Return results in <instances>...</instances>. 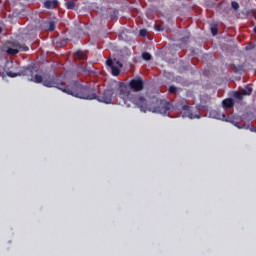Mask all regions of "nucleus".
Returning a JSON list of instances; mask_svg holds the SVG:
<instances>
[{
    "label": "nucleus",
    "instance_id": "nucleus-1",
    "mask_svg": "<svg viewBox=\"0 0 256 256\" xmlns=\"http://www.w3.org/2000/svg\"><path fill=\"white\" fill-rule=\"evenodd\" d=\"M8 67L14 68V70L6 71L7 76L15 78L17 76H27L28 81H33L36 84H43L48 88H56L64 93L73 96L74 91L77 89L75 84H80V81L66 82L65 77L57 76L56 73H44L43 76L36 74L37 69L33 66L17 67V64L12 62L7 64Z\"/></svg>",
    "mask_w": 256,
    "mask_h": 256
},
{
    "label": "nucleus",
    "instance_id": "nucleus-2",
    "mask_svg": "<svg viewBox=\"0 0 256 256\" xmlns=\"http://www.w3.org/2000/svg\"><path fill=\"white\" fill-rule=\"evenodd\" d=\"M74 87H76V90L73 92L72 96L83 100H97L99 103L111 104L112 99L116 96V88H113V86L99 90L98 95L95 93V89L89 85H83L81 82L74 83Z\"/></svg>",
    "mask_w": 256,
    "mask_h": 256
},
{
    "label": "nucleus",
    "instance_id": "nucleus-3",
    "mask_svg": "<svg viewBox=\"0 0 256 256\" xmlns=\"http://www.w3.org/2000/svg\"><path fill=\"white\" fill-rule=\"evenodd\" d=\"M115 90V94L119 92V97L124 100V103L127 107H130L129 103L133 105L142 107V103H144V96L141 95H134L130 92L129 86L126 85L124 82H119L115 86H113Z\"/></svg>",
    "mask_w": 256,
    "mask_h": 256
},
{
    "label": "nucleus",
    "instance_id": "nucleus-4",
    "mask_svg": "<svg viewBox=\"0 0 256 256\" xmlns=\"http://www.w3.org/2000/svg\"><path fill=\"white\" fill-rule=\"evenodd\" d=\"M154 103H156L157 106H152L147 103V100L144 98V102L142 103V106L136 105L135 107L140 108V111L143 113H146L147 111L158 113L162 115H166L171 111V104H169L165 100H155Z\"/></svg>",
    "mask_w": 256,
    "mask_h": 256
},
{
    "label": "nucleus",
    "instance_id": "nucleus-5",
    "mask_svg": "<svg viewBox=\"0 0 256 256\" xmlns=\"http://www.w3.org/2000/svg\"><path fill=\"white\" fill-rule=\"evenodd\" d=\"M210 115L213 119H217V120H223L227 123H230L232 125H234L236 128L238 129H249V125H239L235 120H233L231 117H227L225 114L213 110L210 112Z\"/></svg>",
    "mask_w": 256,
    "mask_h": 256
},
{
    "label": "nucleus",
    "instance_id": "nucleus-6",
    "mask_svg": "<svg viewBox=\"0 0 256 256\" xmlns=\"http://www.w3.org/2000/svg\"><path fill=\"white\" fill-rule=\"evenodd\" d=\"M29 50L28 46L26 44H20L18 42H12L11 46H7L6 53L8 55H16L20 52H27Z\"/></svg>",
    "mask_w": 256,
    "mask_h": 256
},
{
    "label": "nucleus",
    "instance_id": "nucleus-7",
    "mask_svg": "<svg viewBox=\"0 0 256 256\" xmlns=\"http://www.w3.org/2000/svg\"><path fill=\"white\" fill-rule=\"evenodd\" d=\"M128 87L136 92L144 90V80L141 77L133 78L128 82Z\"/></svg>",
    "mask_w": 256,
    "mask_h": 256
},
{
    "label": "nucleus",
    "instance_id": "nucleus-8",
    "mask_svg": "<svg viewBox=\"0 0 256 256\" xmlns=\"http://www.w3.org/2000/svg\"><path fill=\"white\" fill-rule=\"evenodd\" d=\"M182 110L185 111L182 116H186L187 118L194 120V119H200L201 115L200 113H195L193 112V110L188 106V105H184L182 106Z\"/></svg>",
    "mask_w": 256,
    "mask_h": 256
},
{
    "label": "nucleus",
    "instance_id": "nucleus-9",
    "mask_svg": "<svg viewBox=\"0 0 256 256\" xmlns=\"http://www.w3.org/2000/svg\"><path fill=\"white\" fill-rule=\"evenodd\" d=\"M106 66L110 67L111 74H113V76H119L120 67L115 66L114 61L112 59L106 60Z\"/></svg>",
    "mask_w": 256,
    "mask_h": 256
},
{
    "label": "nucleus",
    "instance_id": "nucleus-10",
    "mask_svg": "<svg viewBox=\"0 0 256 256\" xmlns=\"http://www.w3.org/2000/svg\"><path fill=\"white\" fill-rule=\"evenodd\" d=\"M58 7V0H46L44 2V8L46 10H55Z\"/></svg>",
    "mask_w": 256,
    "mask_h": 256
},
{
    "label": "nucleus",
    "instance_id": "nucleus-11",
    "mask_svg": "<svg viewBox=\"0 0 256 256\" xmlns=\"http://www.w3.org/2000/svg\"><path fill=\"white\" fill-rule=\"evenodd\" d=\"M74 61H82V60H87V51H81L78 50L76 53L73 55Z\"/></svg>",
    "mask_w": 256,
    "mask_h": 256
},
{
    "label": "nucleus",
    "instance_id": "nucleus-12",
    "mask_svg": "<svg viewBox=\"0 0 256 256\" xmlns=\"http://www.w3.org/2000/svg\"><path fill=\"white\" fill-rule=\"evenodd\" d=\"M210 98H207V101L204 102V99H201V103L196 106V110L207 111L209 109Z\"/></svg>",
    "mask_w": 256,
    "mask_h": 256
},
{
    "label": "nucleus",
    "instance_id": "nucleus-13",
    "mask_svg": "<svg viewBox=\"0 0 256 256\" xmlns=\"http://www.w3.org/2000/svg\"><path fill=\"white\" fill-rule=\"evenodd\" d=\"M222 107L225 110L231 109L234 107V101L232 98H227L225 100L222 101Z\"/></svg>",
    "mask_w": 256,
    "mask_h": 256
},
{
    "label": "nucleus",
    "instance_id": "nucleus-14",
    "mask_svg": "<svg viewBox=\"0 0 256 256\" xmlns=\"http://www.w3.org/2000/svg\"><path fill=\"white\" fill-rule=\"evenodd\" d=\"M240 93L244 94L245 96H250L253 93V88L250 86H245L240 90Z\"/></svg>",
    "mask_w": 256,
    "mask_h": 256
},
{
    "label": "nucleus",
    "instance_id": "nucleus-15",
    "mask_svg": "<svg viewBox=\"0 0 256 256\" xmlns=\"http://www.w3.org/2000/svg\"><path fill=\"white\" fill-rule=\"evenodd\" d=\"M67 10H75L76 2L74 0L65 3Z\"/></svg>",
    "mask_w": 256,
    "mask_h": 256
},
{
    "label": "nucleus",
    "instance_id": "nucleus-16",
    "mask_svg": "<svg viewBox=\"0 0 256 256\" xmlns=\"http://www.w3.org/2000/svg\"><path fill=\"white\" fill-rule=\"evenodd\" d=\"M212 36L215 37L219 33V24H213L211 26Z\"/></svg>",
    "mask_w": 256,
    "mask_h": 256
},
{
    "label": "nucleus",
    "instance_id": "nucleus-17",
    "mask_svg": "<svg viewBox=\"0 0 256 256\" xmlns=\"http://www.w3.org/2000/svg\"><path fill=\"white\" fill-rule=\"evenodd\" d=\"M142 59L144 61H151L152 56H151V54L149 52H143L142 53Z\"/></svg>",
    "mask_w": 256,
    "mask_h": 256
},
{
    "label": "nucleus",
    "instance_id": "nucleus-18",
    "mask_svg": "<svg viewBox=\"0 0 256 256\" xmlns=\"http://www.w3.org/2000/svg\"><path fill=\"white\" fill-rule=\"evenodd\" d=\"M243 96H245V95L242 94L241 92L236 91V92L234 93V98H235V99H238V100H240V101L243 100Z\"/></svg>",
    "mask_w": 256,
    "mask_h": 256
},
{
    "label": "nucleus",
    "instance_id": "nucleus-19",
    "mask_svg": "<svg viewBox=\"0 0 256 256\" xmlns=\"http://www.w3.org/2000/svg\"><path fill=\"white\" fill-rule=\"evenodd\" d=\"M168 93H170V94L177 93V87L176 86H169Z\"/></svg>",
    "mask_w": 256,
    "mask_h": 256
},
{
    "label": "nucleus",
    "instance_id": "nucleus-20",
    "mask_svg": "<svg viewBox=\"0 0 256 256\" xmlns=\"http://www.w3.org/2000/svg\"><path fill=\"white\" fill-rule=\"evenodd\" d=\"M49 32H53L55 30V22L49 21Z\"/></svg>",
    "mask_w": 256,
    "mask_h": 256
},
{
    "label": "nucleus",
    "instance_id": "nucleus-21",
    "mask_svg": "<svg viewBox=\"0 0 256 256\" xmlns=\"http://www.w3.org/2000/svg\"><path fill=\"white\" fill-rule=\"evenodd\" d=\"M231 5H232V8H233L234 10H238V9H239V3H238V2L233 1V2L231 3Z\"/></svg>",
    "mask_w": 256,
    "mask_h": 256
},
{
    "label": "nucleus",
    "instance_id": "nucleus-22",
    "mask_svg": "<svg viewBox=\"0 0 256 256\" xmlns=\"http://www.w3.org/2000/svg\"><path fill=\"white\" fill-rule=\"evenodd\" d=\"M139 34H140V37H146L147 36V30L146 29H141Z\"/></svg>",
    "mask_w": 256,
    "mask_h": 256
},
{
    "label": "nucleus",
    "instance_id": "nucleus-23",
    "mask_svg": "<svg viewBox=\"0 0 256 256\" xmlns=\"http://www.w3.org/2000/svg\"><path fill=\"white\" fill-rule=\"evenodd\" d=\"M114 65H115V66H117L118 68L123 67V64H122V63H120V61H116V62H114Z\"/></svg>",
    "mask_w": 256,
    "mask_h": 256
},
{
    "label": "nucleus",
    "instance_id": "nucleus-24",
    "mask_svg": "<svg viewBox=\"0 0 256 256\" xmlns=\"http://www.w3.org/2000/svg\"><path fill=\"white\" fill-rule=\"evenodd\" d=\"M83 71H84V72H88V73L93 72V70H92L91 68H87V67H84V68H83Z\"/></svg>",
    "mask_w": 256,
    "mask_h": 256
},
{
    "label": "nucleus",
    "instance_id": "nucleus-25",
    "mask_svg": "<svg viewBox=\"0 0 256 256\" xmlns=\"http://www.w3.org/2000/svg\"><path fill=\"white\" fill-rule=\"evenodd\" d=\"M155 28H156V31L158 32H161L163 30L160 25H156Z\"/></svg>",
    "mask_w": 256,
    "mask_h": 256
},
{
    "label": "nucleus",
    "instance_id": "nucleus-26",
    "mask_svg": "<svg viewBox=\"0 0 256 256\" xmlns=\"http://www.w3.org/2000/svg\"><path fill=\"white\" fill-rule=\"evenodd\" d=\"M251 132H256V129L255 128H251Z\"/></svg>",
    "mask_w": 256,
    "mask_h": 256
},
{
    "label": "nucleus",
    "instance_id": "nucleus-27",
    "mask_svg": "<svg viewBox=\"0 0 256 256\" xmlns=\"http://www.w3.org/2000/svg\"><path fill=\"white\" fill-rule=\"evenodd\" d=\"M3 32V28L0 27V34Z\"/></svg>",
    "mask_w": 256,
    "mask_h": 256
},
{
    "label": "nucleus",
    "instance_id": "nucleus-28",
    "mask_svg": "<svg viewBox=\"0 0 256 256\" xmlns=\"http://www.w3.org/2000/svg\"><path fill=\"white\" fill-rule=\"evenodd\" d=\"M254 33L256 34V26L254 27Z\"/></svg>",
    "mask_w": 256,
    "mask_h": 256
}]
</instances>
